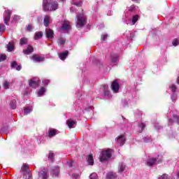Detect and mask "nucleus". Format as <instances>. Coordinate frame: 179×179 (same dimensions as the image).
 Returning <instances> with one entry per match:
<instances>
[{"instance_id":"1","label":"nucleus","mask_w":179,"mask_h":179,"mask_svg":"<svg viewBox=\"0 0 179 179\" xmlns=\"http://www.w3.org/2000/svg\"><path fill=\"white\" fill-rule=\"evenodd\" d=\"M44 12H53L58 9V2L54 0H43Z\"/></svg>"},{"instance_id":"2","label":"nucleus","mask_w":179,"mask_h":179,"mask_svg":"<svg viewBox=\"0 0 179 179\" xmlns=\"http://www.w3.org/2000/svg\"><path fill=\"white\" fill-rule=\"evenodd\" d=\"M21 172L22 173L23 178L24 179H33V174L30 171L29 164H24L21 168Z\"/></svg>"},{"instance_id":"3","label":"nucleus","mask_w":179,"mask_h":179,"mask_svg":"<svg viewBox=\"0 0 179 179\" xmlns=\"http://www.w3.org/2000/svg\"><path fill=\"white\" fill-rule=\"evenodd\" d=\"M86 22H87L86 17L83 15V14H80L77 15L76 27H78V29H80V27H83V26L86 24Z\"/></svg>"},{"instance_id":"4","label":"nucleus","mask_w":179,"mask_h":179,"mask_svg":"<svg viewBox=\"0 0 179 179\" xmlns=\"http://www.w3.org/2000/svg\"><path fill=\"white\" fill-rule=\"evenodd\" d=\"M108 159H111V149H108L104 150L101 153V156L99 158L100 162H106V160H108Z\"/></svg>"},{"instance_id":"5","label":"nucleus","mask_w":179,"mask_h":179,"mask_svg":"<svg viewBox=\"0 0 179 179\" xmlns=\"http://www.w3.org/2000/svg\"><path fill=\"white\" fill-rule=\"evenodd\" d=\"M120 61V55L118 53H111L110 55V62L111 65H117Z\"/></svg>"},{"instance_id":"6","label":"nucleus","mask_w":179,"mask_h":179,"mask_svg":"<svg viewBox=\"0 0 179 179\" xmlns=\"http://www.w3.org/2000/svg\"><path fill=\"white\" fill-rule=\"evenodd\" d=\"M38 179H48V169L43 168L42 171L38 173Z\"/></svg>"},{"instance_id":"7","label":"nucleus","mask_w":179,"mask_h":179,"mask_svg":"<svg viewBox=\"0 0 179 179\" xmlns=\"http://www.w3.org/2000/svg\"><path fill=\"white\" fill-rule=\"evenodd\" d=\"M126 141L127 137H125V135L124 134H121L115 138V142H117V143H118V145H120V146H123Z\"/></svg>"},{"instance_id":"8","label":"nucleus","mask_w":179,"mask_h":179,"mask_svg":"<svg viewBox=\"0 0 179 179\" xmlns=\"http://www.w3.org/2000/svg\"><path fill=\"white\" fill-rule=\"evenodd\" d=\"M110 89L113 90V93H118V92H120V83H118V81H113Z\"/></svg>"},{"instance_id":"9","label":"nucleus","mask_w":179,"mask_h":179,"mask_svg":"<svg viewBox=\"0 0 179 179\" xmlns=\"http://www.w3.org/2000/svg\"><path fill=\"white\" fill-rule=\"evenodd\" d=\"M4 15V23L6 24V26H9V21L10 20V16H12V10H7L5 12Z\"/></svg>"},{"instance_id":"10","label":"nucleus","mask_w":179,"mask_h":179,"mask_svg":"<svg viewBox=\"0 0 179 179\" xmlns=\"http://www.w3.org/2000/svg\"><path fill=\"white\" fill-rule=\"evenodd\" d=\"M31 59H32L34 62H43V61H44V57L35 54L31 56Z\"/></svg>"},{"instance_id":"11","label":"nucleus","mask_w":179,"mask_h":179,"mask_svg":"<svg viewBox=\"0 0 179 179\" xmlns=\"http://www.w3.org/2000/svg\"><path fill=\"white\" fill-rule=\"evenodd\" d=\"M157 162V159L155 157H151L146 162V165L148 166V167H153L155 164H157L156 162Z\"/></svg>"},{"instance_id":"12","label":"nucleus","mask_w":179,"mask_h":179,"mask_svg":"<svg viewBox=\"0 0 179 179\" xmlns=\"http://www.w3.org/2000/svg\"><path fill=\"white\" fill-rule=\"evenodd\" d=\"M45 36L49 39L54 38V31L50 29H45Z\"/></svg>"},{"instance_id":"13","label":"nucleus","mask_w":179,"mask_h":179,"mask_svg":"<svg viewBox=\"0 0 179 179\" xmlns=\"http://www.w3.org/2000/svg\"><path fill=\"white\" fill-rule=\"evenodd\" d=\"M34 51V48L31 45H29L25 50H23V53L25 55H29V54H31Z\"/></svg>"},{"instance_id":"14","label":"nucleus","mask_w":179,"mask_h":179,"mask_svg":"<svg viewBox=\"0 0 179 179\" xmlns=\"http://www.w3.org/2000/svg\"><path fill=\"white\" fill-rule=\"evenodd\" d=\"M10 67L12 69H16V71H20L22 69V65H17V62L16 61L12 62L10 63Z\"/></svg>"},{"instance_id":"15","label":"nucleus","mask_w":179,"mask_h":179,"mask_svg":"<svg viewBox=\"0 0 179 179\" xmlns=\"http://www.w3.org/2000/svg\"><path fill=\"white\" fill-rule=\"evenodd\" d=\"M66 124L69 128H70V129H72V128H75V125H76V121L72 119H69L67 120Z\"/></svg>"},{"instance_id":"16","label":"nucleus","mask_w":179,"mask_h":179,"mask_svg":"<svg viewBox=\"0 0 179 179\" xmlns=\"http://www.w3.org/2000/svg\"><path fill=\"white\" fill-rule=\"evenodd\" d=\"M69 55V52L68 50H66L60 54H59V57L62 61H64V59H66V57Z\"/></svg>"},{"instance_id":"17","label":"nucleus","mask_w":179,"mask_h":179,"mask_svg":"<svg viewBox=\"0 0 179 179\" xmlns=\"http://www.w3.org/2000/svg\"><path fill=\"white\" fill-rule=\"evenodd\" d=\"M55 135H58V131L57 129H51L48 131V136L49 138H52L55 136Z\"/></svg>"},{"instance_id":"18","label":"nucleus","mask_w":179,"mask_h":179,"mask_svg":"<svg viewBox=\"0 0 179 179\" xmlns=\"http://www.w3.org/2000/svg\"><path fill=\"white\" fill-rule=\"evenodd\" d=\"M87 162L90 166H93L94 164V159H93V155H90L87 156Z\"/></svg>"},{"instance_id":"19","label":"nucleus","mask_w":179,"mask_h":179,"mask_svg":"<svg viewBox=\"0 0 179 179\" xmlns=\"http://www.w3.org/2000/svg\"><path fill=\"white\" fill-rule=\"evenodd\" d=\"M51 19V17L49 15H45L43 20V24L45 27H48L50 24V20Z\"/></svg>"},{"instance_id":"20","label":"nucleus","mask_w":179,"mask_h":179,"mask_svg":"<svg viewBox=\"0 0 179 179\" xmlns=\"http://www.w3.org/2000/svg\"><path fill=\"white\" fill-rule=\"evenodd\" d=\"M69 22L67 20H64V23L62 25V30H69Z\"/></svg>"},{"instance_id":"21","label":"nucleus","mask_w":179,"mask_h":179,"mask_svg":"<svg viewBox=\"0 0 179 179\" xmlns=\"http://www.w3.org/2000/svg\"><path fill=\"white\" fill-rule=\"evenodd\" d=\"M29 44V39L27 38H22L20 39V45H26Z\"/></svg>"},{"instance_id":"22","label":"nucleus","mask_w":179,"mask_h":179,"mask_svg":"<svg viewBox=\"0 0 179 179\" xmlns=\"http://www.w3.org/2000/svg\"><path fill=\"white\" fill-rule=\"evenodd\" d=\"M7 50L8 52H12V51L15 50V45H13V43H8V44L7 45Z\"/></svg>"},{"instance_id":"23","label":"nucleus","mask_w":179,"mask_h":179,"mask_svg":"<svg viewBox=\"0 0 179 179\" xmlns=\"http://www.w3.org/2000/svg\"><path fill=\"white\" fill-rule=\"evenodd\" d=\"M38 83H39L38 81H34L31 80L29 81V85L30 86V87L35 88V87H37V86H38Z\"/></svg>"},{"instance_id":"24","label":"nucleus","mask_w":179,"mask_h":179,"mask_svg":"<svg viewBox=\"0 0 179 179\" xmlns=\"http://www.w3.org/2000/svg\"><path fill=\"white\" fill-rule=\"evenodd\" d=\"M106 178L107 179H114V178H117V174L113 173V172H110V173H107L106 175Z\"/></svg>"},{"instance_id":"25","label":"nucleus","mask_w":179,"mask_h":179,"mask_svg":"<svg viewBox=\"0 0 179 179\" xmlns=\"http://www.w3.org/2000/svg\"><path fill=\"white\" fill-rule=\"evenodd\" d=\"M33 111V108L31 106H28L24 109V113L25 115H27V114H29V113H31Z\"/></svg>"},{"instance_id":"26","label":"nucleus","mask_w":179,"mask_h":179,"mask_svg":"<svg viewBox=\"0 0 179 179\" xmlns=\"http://www.w3.org/2000/svg\"><path fill=\"white\" fill-rule=\"evenodd\" d=\"M41 37H43L42 31L36 32L35 36H34V40H38V38H41Z\"/></svg>"},{"instance_id":"27","label":"nucleus","mask_w":179,"mask_h":179,"mask_svg":"<svg viewBox=\"0 0 179 179\" xmlns=\"http://www.w3.org/2000/svg\"><path fill=\"white\" fill-rule=\"evenodd\" d=\"M10 106L13 110H16V100L13 99L10 101Z\"/></svg>"},{"instance_id":"28","label":"nucleus","mask_w":179,"mask_h":179,"mask_svg":"<svg viewBox=\"0 0 179 179\" xmlns=\"http://www.w3.org/2000/svg\"><path fill=\"white\" fill-rule=\"evenodd\" d=\"M44 93H45V88L41 87L39 90V91L38 92V96L40 97V96H43V94H44Z\"/></svg>"},{"instance_id":"29","label":"nucleus","mask_w":179,"mask_h":179,"mask_svg":"<svg viewBox=\"0 0 179 179\" xmlns=\"http://www.w3.org/2000/svg\"><path fill=\"white\" fill-rule=\"evenodd\" d=\"M55 155L52 152H49L48 159L50 160V162H54V157Z\"/></svg>"},{"instance_id":"30","label":"nucleus","mask_w":179,"mask_h":179,"mask_svg":"<svg viewBox=\"0 0 179 179\" xmlns=\"http://www.w3.org/2000/svg\"><path fill=\"white\" fill-rule=\"evenodd\" d=\"M138 20H139V15H136L133 16V18H132L133 24H135V23H136V22H138Z\"/></svg>"},{"instance_id":"31","label":"nucleus","mask_w":179,"mask_h":179,"mask_svg":"<svg viewBox=\"0 0 179 179\" xmlns=\"http://www.w3.org/2000/svg\"><path fill=\"white\" fill-rule=\"evenodd\" d=\"M138 127L139 128H141V129H139V132H142L143 131V129H145V128H146V125L144 123H140L138 124Z\"/></svg>"},{"instance_id":"32","label":"nucleus","mask_w":179,"mask_h":179,"mask_svg":"<svg viewBox=\"0 0 179 179\" xmlns=\"http://www.w3.org/2000/svg\"><path fill=\"white\" fill-rule=\"evenodd\" d=\"M6 27L3 24H0V34H2L5 31Z\"/></svg>"},{"instance_id":"33","label":"nucleus","mask_w":179,"mask_h":179,"mask_svg":"<svg viewBox=\"0 0 179 179\" xmlns=\"http://www.w3.org/2000/svg\"><path fill=\"white\" fill-rule=\"evenodd\" d=\"M172 44L174 47H177V45H178V38L173 39V41H172Z\"/></svg>"},{"instance_id":"34","label":"nucleus","mask_w":179,"mask_h":179,"mask_svg":"<svg viewBox=\"0 0 179 179\" xmlns=\"http://www.w3.org/2000/svg\"><path fill=\"white\" fill-rule=\"evenodd\" d=\"M4 89L7 90L9 89V82L8 80H6L3 85Z\"/></svg>"},{"instance_id":"35","label":"nucleus","mask_w":179,"mask_h":179,"mask_svg":"<svg viewBox=\"0 0 179 179\" xmlns=\"http://www.w3.org/2000/svg\"><path fill=\"white\" fill-rule=\"evenodd\" d=\"M65 44V40L60 38L58 40V45H64Z\"/></svg>"},{"instance_id":"36","label":"nucleus","mask_w":179,"mask_h":179,"mask_svg":"<svg viewBox=\"0 0 179 179\" xmlns=\"http://www.w3.org/2000/svg\"><path fill=\"white\" fill-rule=\"evenodd\" d=\"M54 170L56 171V173H55V177L58 176V171H59V168L58 166H55L53 169L52 171H54Z\"/></svg>"},{"instance_id":"37","label":"nucleus","mask_w":179,"mask_h":179,"mask_svg":"<svg viewBox=\"0 0 179 179\" xmlns=\"http://www.w3.org/2000/svg\"><path fill=\"white\" fill-rule=\"evenodd\" d=\"M27 31H33V26L31 24H28L27 27Z\"/></svg>"},{"instance_id":"38","label":"nucleus","mask_w":179,"mask_h":179,"mask_svg":"<svg viewBox=\"0 0 179 179\" xmlns=\"http://www.w3.org/2000/svg\"><path fill=\"white\" fill-rule=\"evenodd\" d=\"M6 59V55H0V62H2L3 61H5Z\"/></svg>"},{"instance_id":"39","label":"nucleus","mask_w":179,"mask_h":179,"mask_svg":"<svg viewBox=\"0 0 179 179\" xmlns=\"http://www.w3.org/2000/svg\"><path fill=\"white\" fill-rule=\"evenodd\" d=\"M42 83H43V86H47V85L50 84V80H43L42 81Z\"/></svg>"},{"instance_id":"40","label":"nucleus","mask_w":179,"mask_h":179,"mask_svg":"<svg viewBox=\"0 0 179 179\" xmlns=\"http://www.w3.org/2000/svg\"><path fill=\"white\" fill-rule=\"evenodd\" d=\"M155 159H157L156 164H160V163L163 162V157L162 158L157 157Z\"/></svg>"},{"instance_id":"41","label":"nucleus","mask_w":179,"mask_h":179,"mask_svg":"<svg viewBox=\"0 0 179 179\" xmlns=\"http://www.w3.org/2000/svg\"><path fill=\"white\" fill-rule=\"evenodd\" d=\"M171 90L173 92V93H176V91L177 90V87L175 85H173L171 87Z\"/></svg>"},{"instance_id":"42","label":"nucleus","mask_w":179,"mask_h":179,"mask_svg":"<svg viewBox=\"0 0 179 179\" xmlns=\"http://www.w3.org/2000/svg\"><path fill=\"white\" fill-rule=\"evenodd\" d=\"M173 119L175 120V121H176V122H179V116L177 115H173Z\"/></svg>"},{"instance_id":"43","label":"nucleus","mask_w":179,"mask_h":179,"mask_svg":"<svg viewBox=\"0 0 179 179\" xmlns=\"http://www.w3.org/2000/svg\"><path fill=\"white\" fill-rule=\"evenodd\" d=\"M125 170V166L124 165H121L120 168V173H122V171H124Z\"/></svg>"},{"instance_id":"44","label":"nucleus","mask_w":179,"mask_h":179,"mask_svg":"<svg viewBox=\"0 0 179 179\" xmlns=\"http://www.w3.org/2000/svg\"><path fill=\"white\" fill-rule=\"evenodd\" d=\"M70 11L71 13H75V12H76V8H75V7H71Z\"/></svg>"},{"instance_id":"45","label":"nucleus","mask_w":179,"mask_h":179,"mask_svg":"<svg viewBox=\"0 0 179 179\" xmlns=\"http://www.w3.org/2000/svg\"><path fill=\"white\" fill-rule=\"evenodd\" d=\"M107 37H108V35H103L101 36V39L103 40V41H106V40H107Z\"/></svg>"},{"instance_id":"46","label":"nucleus","mask_w":179,"mask_h":179,"mask_svg":"<svg viewBox=\"0 0 179 179\" xmlns=\"http://www.w3.org/2000/svg\"><path fill=\"white\" fill-rule=\"evenodd\" d=\"M90 179H97V178L96 177V175L93 174V173L90 176Z\"/></svg>"},{"instance_id":"47","label":"nucleus","mask_w":179,"mask_h":179,"mask_svg":"<svg viewBox=\"0 0 179 179\" xmlns=\"http://www.w3.org/2000/svg\"><path fill=\"white\" fill-rule=\"evenodd\" d=\"M173 122H174V120L173 119H169V124H170L171 125H173Z\"/></svg>"},{"instance_id":"48","label":"nucleus","mask_w":179,"mask_h":179,"mask_svg":"<svg viewBox=\"0 0 179 179\" xmlns=\"http://www.w3.org/2000/svg\"><path fill=\"white\" fill-rule=\"evenodd\" d=\"M18 19H19V16H17V15H14V16H13V20L16 21V20H17Z\"/></svg>"},{"instance_id":"49","label":"nucleus","mask_w":179,"mask_h":179,"mask_svg":"<svg viewBox=\"0 0 179 179\" xmlns=\"http://www.w3.org/2000/svg\"><path fill=\"white\" fill-rule=\"evenodd\" d=\"M110 94V91H105V96H108Z\"/></svg>"},{"instance_id":"50","label":"nucleus","mask_w":179,"mask_h":179,"mask_svg":"<svg viewBox=\"0 0 179 179\" xmlns=\"http://www.w3.org/2000/svg\"><path fill=\"white\" fill-rule=\"evenodd\" d=\"M67 163H68L69 167H72V162H67Z\"/></svg>"},{"instance_id":"51","label":"nucleus","mask_w":179,"mask_h":179,"mask_svg":"<svg viewBox=\"0 0 179 179\" xmlns=\"http://www.w3.org/2000/svg\"><path fill=\"white\" fill-rule=\"evenodd\" d=\"M75 5H76V6H79L80 5V3H75Z\"/></svg>"},{"instance_id":"52","label":"nucleus","mask_w":179,"mask_h":179,"mask_svg":"<svg viewBox=\"0 0 179 179\" xmlns=\"http://www.w3.org/2000/svg\"><path fill=\"white\" fill-rule=\"evenodd\" d=\"M177 83H178V85H179V76L177 78Z\"/></svg>"},{"instance_id":"53","label":"nucleus","mask_w":179,"mask_h":179,"mask_svg":"<svg viewBox=\"0 0 179 179\" xmlns=\"http://www.w3.org/2000/svg\"><path fill=\"white\" fill-rule=\"evenodd\" d=\"M178 177L179 178V172L178 173Z\"/></svg>"},{"instance_id":"54","label":"nucleus","mask_w":179,"mask_h":179,"mask_svg":"<svg viewBox=\"0 0 179 179\" xmlns=\"http://www.w3.org/2000/svg\"><path fill=\"white\" fill-rule=\"evenodd\" d=\"M0 90H1V86H0Z\"/></svg>"},{"instance_id":"55","label":"nucleus","mask_w":179,"mask_h":179,"mask_svg":"<svg viewBox=\"0 0 179 179\" xmlns=\"http://www.w3.org/2000/svg\"><path fill=\"white\" fill-rule=\"evenodd\" d=\"M62 1H64V0H62Z\"/></svg>"}]
</instances>
